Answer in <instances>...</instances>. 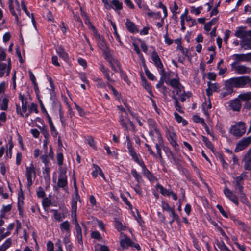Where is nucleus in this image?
<instances>
[{
	"label": "nucleus",
	"mask_w": 251,
	"mask_h": 251,
	"mask_svg": "<svg viewBox=\"0 0 251 251\" xmlns=\"http://www.w3.org/2000/svg\"><path fill=\"white\" fill-rule=\"evenodd\" d=\"M250 82L249 76H241L231 78L225 82V86L228 93H232L233 88H244Z\"/></svg>",
	"instance_id": "f257e3e1"
},
{
	"label": "nucleus",
	"mask_w": 251,
	"mask_h": 251,
	"mask_svg": "<svg viewBox=\"0 0 251 251\" xmlns=\"http://www.w3.org/2000/svg\"><path fill=\"white\" fill-rule=\"evenodd\" d=\"M149 123L151 126V128L152 129L149 133L152 140L155 144L156 143L162 144L163 141L161 134L159 129L157 128L155 122L151 119H149Z\"/></svg>",
	"instance_id": "f03ea898"
},
{
	"label": "nucleus",
	"mask_w": 251,
	"mask_h": 251,
	"mask_svg": "<svg viewBox=\"0 0 251 251\" xmlns=\"http://www.w3.org/2000/svg\"><path fill=\"white\" fill-rule=\"evenodd\" d=\"M246 129L245 123L238 122L231 126L229 132L236 137L239 138L245 133Z\"/></svg>",
	"instance_id": "7ed1b4c3"
},
{
	"label": "nucleus",
	"mask_w": 251,
	"mask_h": 251,
	"mask_svg": "<svg viewBox=\"0 0 251 251\" xmlns=\"http://www.w3.org/2000/svg\"><path fill=\"white\" fill-rule=\"evenodd\" d=\"M67 176L66 172L62 168L59 169V174L58 176V179L57 182V186L65 190L67 189Z\"/></svg>",
	"instance_id": "20e7f679"
},
{
	"label": "nucleus",
	"mask_w": 251,
	"mask_h": 251,
	"mask_svg": "<svg viewBox=\"0 0 251 251\" xmlns=\"http://www.w3.org/2000/svg\"><path fill=\"white\" fill-rule=\"evenodd\" d=\"M25 175L27 180V186L30 187L32 184V178L36 176L35 168L32 163L28 167H26Z\"/></svg>",
	"instance_id": "39448f33"
},
{
	"label": "nucleus",
	"mask_w": 251,
	"mask_h": 251,
	"mask_svg": "<svg viewBox=\"0 0 251 251\" xmlns=\"http://www.w3.org/2000/svg\"><path fill=\"white\" fill-rule=\"evenodd\" d=\"M231 67L232 70L238 74H249L251 72V69L244 65L231 63Z\"/></svg>",
	"instance_id": "423d86ee"
},
{
	"label": "nucleus",
	"mask_w": 251,
	"mask_h": 251,
	"mask_svg": "<svg viewBox=\"0 0 251 251\" xmlns=\"http://www.w3.org/2000/svg\"><path fill=\"white\" fill-rule=\"evenodd\" d=\"M234 61L232 63L240 64L241 62L248 61L251 59V53L248 54H235L232 56Z\"/></svg>",
	"instance_id": "0eeeda50"
},
{
	"label": "nucleus",
	"mask_w": 251,
	"mask_h": 251,
	"mask_svg": "<svg viewBox=\"0 0 251 251\" xmlns=\"http://www.w3.org/2000/svg\"><path fill=\"white\" fill-rule=\"evenodd\" d=\"M251 143V135L243 138L237 144L235 151L238 152L245 149Z\"/></svg>",
	"instance_id": "6e6552de"
},
{
	"label": "nucleus",
	"mask_w": 251,
	"mask_h": 251,
	"mask_svg": "<svg viewBox=\"0 0 251 251\" xmlns=\"http://www.w3.org/2000/svg\"><path fill=\"white\" fill-rule=\"evenodd\" d=\"M94 37L97 42L99 47L101 50L102 52L106 53L108 48L103 37L100 34H96Z\"/></svg>",
	"instance_id": "1a4fd4ad"
},
{
	"label": "nucleus",
	"mask_w": 251,
	"mask_h": 251,
	"mask_svg": "<svg viewBox=\"0 0 251 251\" xmlns=\"http://www.w3.org/2000/svg\"><path fill=\"white\" fill-rule=\"evenodd\" d=\"M127 149L128 150L129 154L131 156L132 159L134 160L135 162L137 163L139 165L144 162L142 159H140L139 158L138 156L140 155L136 153L133 147L132 146V144H130L129 142L128 144Z\"/></svg>",
	"instance_id": "9d476101"
},
{
	"label": "nucleus",
	"mask_w": 251,
	"mask_h": 251,
	"mask_svg": "<svg viewBox=\"0 0 251 251\" xmlns=\"http://www.w3.org/2000/svg\"><path fill=\"white\" fill-rule=\"evenodd\" d=\"M224 193L226 197L229 199L232 202L237 205L239 204L237 197L227 187L225 188Z\"/></svg>",
	"instance_id": "9b49d317"
},
{
	"label": "nucleus",
	"mask_w": 251,
	"mask_h": 251,
	"mask_svg": "<svg viewBox=\"0 0 251 251\" xmlns=\"http://www.w3.org/2000/svg\"><path fill=\"white\" fill-rule=\"evenodd\" d=\"M11 70L10 61L9 60L8 64L2 63H0V78L3 77L5 73H6V75H9Z\"/></svg>",
	"instance_id": "f8f14e48"
},
{
	"label": "nucleus",
	"mask_w": 251,
	"mask_h": 251,
	"mask_svg": "<svg viewBox=\"0 0 251 251\" xmlns=\"http://www.w3.org/2000/svg\"><path fill=\"white\" fill-rule=\"evenodd\" d=\"M240 45L244 50L251 49V33L247 34L244 39L241 41Z\"/></svg>",
	"instance_id": "ddd939ff"
},
{
	"label": "nucleus",
	"mask_w": 251,
	"mask_h": 251,
	"mask_svg": "<svg viewBox=\"0 0 251 251\" xmlns=\"http://www.w3.org/2000/svg\"><path fill=\"white\" fill-rule=\"evenodd\" d=\"M246 27L245 26H241L238 27L235 33V36L238 38L242 39V40H244L245 37L247 36V34H250L251 33V31H246Z\"/></svg>",
	"instance_id": "4468645a"
},
{
	"label": "nucleus",
	"mask_w": 251,
	"mask_h": 251,
	"mask_svg": "<svg viewBox=\"0 0 251 251\" xmlns=\"http://www.w3.org/2000/svg\"><path fill=\"white\" fill-rule=\"evenodd\" d=\"M52 103L54 105V108L56 110H58L59 112L60 120L63 125H65V119L63 115V112L61 109V105L60 102L58 100H53Z\"/></svg>",
	"instance_id": "2eb2a0df"
},
{
	"label": "nucleus",
	"mask_w": 251,
	"mask_h": 251,
	"mask_svg": "<svg viewBox=\"0 0 251 251\" xmlns=\"http://www.w3.org/2000/svg\"><path fill=\"white\" fill-rule=\"evenodd\" d=\"M79 196L78 193L75 194V196L73 197L71 202V212L72 215H74L76 216V210H77V202L79 200Z\"/></svg>",
	"instance_id": "dca6fc26"
},
{
	"label": "nucleus",
	"mask_w": 251,
	"mask_h": 251,
	"mask_svg": "<svg viewBox=\"0 0 251 251\" xmlns=\"http://www.w3.org/2000/svg\"><path fill=\"white\" fill-rule=\"evenodd\" d=\"M151 58L154 65L158 69H160L163 67V65L160 58H159L157 53L155 50L152 52Z\"/></svg>",
	"instance_id": "f3484780"
},
{
	"label": "nucleus",
	"mask_w": 251,
	"mask_h": 251,
	"mask_svg": "<svg viewBox=\"0 0 251 251\" xmlns=\"http://www.w3.org/2000/svg\"><path fill=\"white\" fill-rule=\"evenodd\" d=\"M108 62L114 72H117L119 70L121 72H123L121 69L120 63L117 59L115 58H109L108 59Z\"/></svg>",
	"instance_id": "a211bd4d"
},
{
	"label": "nucleus",
	"mask_w": 251,
	"mask_h": 251,
	"mask_svg": "<svg viewBox=\"0 0 251 251\" xmlns=\"http://www.w3.org/2000/svg\"><path fill=\"white\" fill-rule=\"evenodd\" d=\"M140 166L142 168L143 174L150 181H153L155 179V176L152 173L146 168L144 163H141Z\"/></svg>",
	"instance_id": "6ab92c4d"
},
{
	"label": "nucleus",
	"mask_w": 251,
	"mask_h": 251,
	"mask_svg": "<svg viewBox=\"0 0 251 251\" xmlns=\"http://www.w3.org/2000/svg\"><path fill=\"white\" fill-rule=\"evenodd\" d=\"M120 245L123 248H127L128 247L133 246V243L129 237L124 235V238L120 240Z\"/></svg>",
	"instance_id": "aec40b11"
},
{
	"label": "nucleus",
	"mask_w": 251,
	"mask_h": 251,
	"mask_svg": "<svg viewBox=\"0 0 251 251\" xmlns=\"http://www.w3.org/2000/svg\"><path fill=\"white\" fill-rule=\"evenodd\" d=\"M214 247L217 251H231L223 241L217 240L214 244Z\"/></svg>",
	"instance_id": "412c9836"
},
{
	"label": "nucleus",
	"mask_w": 251,
	"mask_h": 251,
	"mask_svg": "<svg viewBox=\"0 0 251 251\" xmlns=\"http://www.w3.org/2000/svg\"><path fill=\"white\" fill-rule=\"evenodd\" d=\"M126 25L127 30L132 33L138 32L136 25L131 22L129 19H127L126 21Z\"/></svg>",
	"instance_id": "4be33fe9"
},
{
	"label": "nucleus",
	"mask_w": 251,
	"mask_h": 251,
	"mask_svg": "<svg viewBox=\"0 0 251 251\" xmlns=\"http://www.w3.org/2000/svg\"><path fill=\"white\" fill-rule=\"evenodd\" d=\"M166 136L168 141L177 139L175 131L172 127L166 128L165 130Z\"/></svg>",
	"instance_id": "5701e85b"
},
{
	"label": "nucleus",
	"mask_w": 251,
	"mask_h": 251,
	"mask_svg": "<svg viewBox=\"0 0 251 251\" xmlns=\"http://www.w3.org/2000/svg\"><path fill=\"white\" fill-rule=\"evenodd\" d=\"M229 106L234 111H239L241 107L240 100L238 99H234L230 102Z\"/></svg>",
	"instance_id": "b1692460"
},
{
	"label": "nucleus",
	"mask_w": 251,
	"mask_h": 251,
	"mask_svg": "<svg viewBox=\"0 0 251 251\" xmlns=\"http://www.w3.org/2000/svg\"><path fill=\"white\" fill-rule=\"evenodd\" d=\"M100 70L101 72H102L104 75L105 76V77H106L108 81L111 82H114V80L110 78L109 73V70H108V68H105L103 64H100Z\"/></svg>",
	"instance_id": "393cba45"
},
{
	"label": "nucleus",
	"mask_w": 251,
	"mask_h": 251,
	"mask_svg": "<svg viewBox=\"0 0 251 251\" xmlns=\"http://www.w3.org/2000/svg\"><path fill=\"white\" fill-rule=\"evenodd\" d=\"M56 52L59 57L62 58L63 60L65 61L68 60V54L61 47H59L56 49Z\"/></svg>",
	"instance_id": "a878e982"
},
{
	"label": "nucleus",
	"mask_w": 251,
	"mask_h": 251,
	"mask_svg": "<svg viewBox=\"0 0 251 251\" xmlns=\"http://www.w3.org/2000/svg\"><path fill=\"white\" fill-rule=\"evenodd\" d=\"M93 81L96 83V86L99 88H105L106 87V83H104L103 80L99 77H95L93 79Z\"/></svg>",
	"instance_id": "bb28decb"
},
{
	"label": "nucleus",
	"mask_w": 251,
	"mask_h": 251,
	"mask_svg": "<svg viewBox=\"0 0 251 251\" xmlns=\"http://www.w3.org/2000/svg\"><path fill=\"white\" fill-rule=\"evenodd\" d=\"M70 224L68 221H65L60 225V228L62 232L65 231L68 233H70Z\"/></svg>",
	"instance_id": "cd10ccee"
},
{
	"label": "nucleus",
	"mask_w": 251,
	"mask_h": 251,
	"mask_svg": "<svg viewBox=\"0 0 251 251\" xmlns=\"http://www.w3.org/2000/svg\"><path fill=\"white\" fill-rule=\"evenodd\" d=\"M238 98L243 101H248L251 100V92H248L241 94L238 96Z\"/></svg>",
	"instance_id": "c85d7f7f"
},
{
	"label": "nucleus",
	"mask_w": 251,
	"mask_h": 251,
	"mask_svg": "<svg viewBox=\"0 0 251 251\" xmlns=\"http://www.w3.org/2000/svg\"><path fill=\"white\" fill-rule=\"evenodd\" d=\"M157 189H159L160 193L164 196H169L171 194V191L164 188L161 185L157 184L156 186Z\"/></svg>",
	"instance_id": "c756f323"
},
{
	"label": "nucleus",
	"mask_w": 251,
	"mask_h": 251,
	"mask_svg": "<svg viewBox=\"0 0 251 251\" xmlns=\"http://www.w3.org/2000/svg\"><path fill=\"white\" fill-rule=\"evenodd\" d=\"M202 109L204 113L207 115H209V113L208 112V110L211 108L212 105L210 101H208V103L206 102H205L202 104Z\"/></svg>",
	"instance_id": "7c9ffc66"
},
{
	"label": "nucleus",
	"mask_w": 251,
	"mask_h": 251,
	"mask_svg": "<svg viewBox=\"0 0 251 251\" xmlns=\"http://www.w3.org/2000/svg\"><path fill=\"white\" fill-rule=\"evenodd\" d=\"M202 140L205 143L206 147L213 151L214 147L208 139L205 136H202Z\"/></svg>",
	"instance_id": "2f4dec72"
},
{
	"label": "nucleus",
	"mask_w": 251,
	"mask_h": 251,
	"mask_svg": "<svg viewBox=\"0 0 251 251\" xmlns=\"http://www.w3.org/2000/svg\"><path fill=\"white\" fill-rule=\"evenodd\" d=\"M168 84H169L174 88H176L181 85L179 79L176 78L170 79L168 82Z\"/></svg>",
	"instance_id": "473e14b6"
},
{
	"label": "nucleus",
	"mask_w": 251,
	"mask_h": 251,
	"mask_svg": "<svg viewBox=\"0 0 251 251\" xmlns=\"http://www.w3.org/2000/svg\"><path fill=\"white\" fill-rule=\"evenodd\" d=\"M208 86L213 91H218L220 88V86L216 83H211L210 81L207 82Z\"/></svg>",
	"instance_id": "72a5a7b5"
},
{
	"label": "nucleus",
	"mask_w": 251,
	"mask_h": 251,
	"mask_svg": "<svg viewBox=\"0 0 251 251\" xmlns=\"http://www.w3.org/2000/svg\"><path fill=\"white\" fill-rule=\"evenodd\" d=\"M53 212L54 219L58 221H61L64 218L63 214L58 212L57 210H52Z\"/></svg>",
	"instance_id": "f704fd0d"
},
{
	"label": "nucleus",
	"mask_w": 251,
	"mask_h": 251,
	"mask_svg": "<svg viewBox=\"0 0 251 251\" xmlns=\"http://www.w3.org/2000/svg\"><path fill=\"white\" fill-rule=\"evenodd\" d=\"M112 4L115 7V10H121L123 7V4L118 0H112Z\"/></svg>",
	"instance_id": "c9c22d12"
},
{
	"label": "nucleus",
	"mask_w": 251,
	"mask_h": 251,
	"mask_svg": "<svg viewBox=\"0 0 251 251\" xmlns=\"http://www.w3.org/2000/svg\"><path fill=\"white\" fill-rule=\"evenodd\" d=\"M9 103V100L4 98L2 99V103L0 105V108L2 110H6L8 108V105Z\"/></svg>",
	"instance_id": "e433bc0d"
},
{
	"label": "nucleus",
	"mask_w": 251,
	"mask_h": 251,
	"mask_svg": "<svg viewBox=\"0 0 251 251\" xmlns=\"http://www.w3.org/2000/svg\"><path fill=\"white\" fill-rule=\"evenodd\" d=\"M131 174L138 182H139L142 180L141 176L138 174L135 169H133L131 170Z\"/></svg>",
	"instance_id": "4c0bfd02"
},
{
	"label": "nucleus",
	"mask_w": 251,
	"mask_h": 251,
	"mask_svg": "<svg viewBox=\"0 0 251 251\" xmlns=\"http://www.w3.org/2000/svg\"><path fill=\"white\" fill-rule=\"evenodd\" d=\"M175 117L176 120L177 121L178 123L182 122L183 125H185L187 124V122L185 120L182 119V117L180 116L177 113L175 112L174 113Z\"/></svg>",
	"instance_id": "58836bf2"
},
{
	"label": "nucleus",
	"mask_w": 251,
	"mask_h": 251,
	"mask_svg": "<svg viewBox=\"0 0 251 251\" xmlns=\"http://www.w3.org/2000/svg\"><path fill=\"white\" fill-rule=\"evenodd\" d=\"M49 81H50V87H51V89H50V98L51 99H53V100H55V99L54 98L55 97V92H54V88L53 82L52 81V80H51V78H50Z\"/></svg>",
	"instance_id": "ea45409f"
},
{
	"label": "nucleus",
	"mask_w": 251,
	"mask_h": 251,
	"mask_svg": "<svg viewBox=\"0 0 251 251\" xmlns=\"http://www.w3.org/2000/svg\"><path fill=\"white\" fill-rule=\"evenodd\" d=\"M93 166L94 170L92 172V175L94 177H96L98 176V174H99L101 169L98 165L95 164H93Z\"/></svg>",
	"instance_id": "a19ab883"
},
{
	"label": "nucleus",
	"mask_w": 251,
	"mask_h": 251,
	"mask_svg": "<svg viewBox=\"0 0 251 251\" xmlns=\"http://www.w3.org/2000/svg\"><path fill=\"white\" fill-rule=\"evenodd\" d=\"M177 50H180L183 55L185 56H188V50L187 49H185L181 45L180 43L178 44L177 47Z\"/></svg>",
	"instance_id": "79ce46f5"
},
{
	"label": "nucleus",
	"mask_w": 251,
	"mask_h": 251,
	"mask_svg": "<svg viewBox=\"0 0 251 251\" xmlns=\"http://www.w3.org/2000/svg\"><path fill=\"white\" fill-rule=\"evenodd\" d=\"M178 7L176 2L174 3V6L173 7L171 8V11L173 13V15L175 17V19H177L176 15L177 14V10H178Z\"/></svg>",
	"instance_id": "37998d69"
},
{
	"label": "nucleus",
	"mask_w": 251,
	"mask_h": 251,
	"mask_svg": "<svg viewBox=\"0 0 251 251\" xmlns=\"http://www.w3.org/2000/svg\"><path fill=\"white\" fill-rule=\"evenodd\" d=\"M63 155L61 152L57 154V163L59 166H61L63 163Z\"/></svg>",
	"instance_id": "c03bdc74"
},
{
	"label": "nucleus",
	"mask_w": 251,
	"mask_h": 251,
	"mask_svg": "<svg viewBox=\"0 0 251 251\" xmlns=\"http://www.w3.org/2000/svg\"><path fill=\"white\" fill-rule=\"evenodd\" d=\"M29 77H30V79L31 80L32 83L34 85L35 89V90L38 89L37 84L36 81V78H35V76L32 73V72H31V71L29 72Z\"/></svg>",
	"instance_id": "a18cd8bd"
},
{
	"label": "nucleus",
	"mask_w": 251,
	"mask_h": 251,
	"mask_svg": "<svg viewBox=\"0 0 251 251\" xmlns=\"http://www.w3.org/2000/svg\"><path fill=\"white\" fill-rule=\"evenodd\" d=\"M115 226L119 231L124 230L126 228V226H124L120 222L118 221L115 222Z\"/></svg>",
	"instance_id": "49530a36"
},
{
	"label": "nucleus",
	"mask_w": 251,
	"mask_h": 251,
	"mask_svg": "<svg viewBox=\"0 0 251 251\" xmlns=\"http://www.w3.org/2000/svg\"><path fill=\"white\" fill-rule=\"evenodd\" d=\"M202 9L201 7L196 8L194 6L191 7V13L195 14L196 15H199L201 13V10Z\"/></svg>",
	"instance_id": "de8ad7c7"
},
{
	"label": "nucleus",
	"mask_w": 251,
	"mask_h": 251,
	"mask_svg": "<svg viewBox=\"0 0 251 251\" xmlns=\"http://www.w3.org/2000/svg\"><path fill=\"white\" fill-rule=\"evenodd\" d=\"M50 132L53 137H56L58 135V132L56 129L53 124L50 125Z\"/></svg>",
	"instance_id": "09e8293b"
},
{
	"label": "nucleus",
	"mask_w": 251,
	"mask_h": 251,
	"mask_svg": "<svg viewBox=\"0 0 251 251\" xmlns=\"http://www.w3.org/2000/svg\"><path fill=\"white\" fill-rule=\"evenodd\" d=\"M162 207L164 210H165L168 212H171V210L173 209V208H171L168 203L166 202L165 201H162Z\"/></svg>",
	"instance_id": "8fccbe9b"
},
{
	"label": "nucleus",
	"mask_w": 251,
	"mask_h": 251,
	"mask_svg": "<svg viewBox=\"0 0 251 251\" xmlns=\"http://www.w3.org/2000/svg\"><path fill=\"white\" fill-rule=\"evenodd\" d=\"M186 21L188 23V25L190 27H192L197 24L196 20L194 19H192L190 16L187 17V19Z\"/></svg>",
	"instance_id": "3c124183"
},
{
	"label": "nucleus",
	"mask_w": 251,
	"mask_h": 251,
	"mask_svg": "<svg viewBox=\"0 0 251 251\" xmlns=\"http://www.w3.org/2000/svg\"><path fill=\"white\" fill-rule=\"evenodd\" d=\"M120 123L123 128H125L126 130L127 129V125L123 115L120 116Z\"/></svg>",
	"instance_id": "603ef678"
},
{
	"label": "nucleus",
	"mask_w": 251,
	"mask_h": 251,
	"mask_svg": "<svg viewBox=\"0 0 251 251\" xmlns=\"http://www.w3.org/2000/svg\"><path fill=\"white\" fill-rule=\"evenodd\" d=\"M49 156L47 154L43 155L40 156V159L42 162L44 163L45 166H48L49 162Z\"/></svg>",
	"instance_id": "864d4df0"
},
{
	"label": "nucleus",
	"mask_w": 251,
	"mask_h": 251,
	"mask_svg": "<svg viewBox=\"0 0 251 251\" xmlns=\"http://www.w3.org/2000/svg\"><path fill=\"white\" fill-rule=\"evenodd\" d=\"M112 25L113 28V29L114 30V35H115V36L116 37V39L118 40V41L120 43V44H122V42L121 41L120 36H119V35L118 34V33L117 32L116 27L115 24H113V23H112Z\"/></svg>",
	"instance_id": "5fc2aeb1"
},
{
	"label": "nucleus",
	"mask_w": 251,
	"mask_h": 251,
	"mask_svg": "<svg viewBox=\"0 0 251 251\" xmlns=\"http://www.w3.org/2000/svg\"><path fill=\"white\" fill-rule=\"evenodd\" d=\"M167 155L168 156V157L171 159H172L173 160V163L174 164H177V160H176V157L175 156L174 154H173V153L172 152V151H168V152L167 153Z\"/></svg>",
	"instance_id": "6e6d98bb"
},
{
	"label": "nucleus",
	"mask_w": 251,
	"mask_h": 251,
	"mask_svg": "<svg viewBox=\"0 0 251 251\" xmlns=\"http://www.w3.org/2000/svg\"><path fill=\"white\" fill-rule=\"evenodd\" d=\"M32 112H35L36 113H38L37 105L36 104L34 103H31L29 107V113H32Z\"/></svg>",
	"instance_id": "4d7b16f0"
},
{
	"label": "nucleus",
	"mask_w": 251,
	"mask_h": 251,
	"mask_svg": "<svg viewBox=\"0 0 251 251\" xmlns=\"http://www.w3.org/2000/svg\"><path fill=\"white\" fill-rule=\"evenodd\" d=\"M40 130L41 133L43 134L45 138L46 139H48L49 137V134L47 128L45 126H43L42 128H40Z\"/></svg>",
	"instance_id": "13d9d810"
},
{
	"label": "nucleus",
	"mask_w": 251,
	"mask_h": 251,
	"mask_svg": "<svg viewBox=\"0 0 251 251\" xmlns=\"http://www.w3.org/2000/svg\"><path fill=\"white\" fill-rule=\"evenodd\" d=\"M174 89L175 91L176 92V95H179L180 93L185 92L184 88L181 84L180 86Z\"/></svg>",
	"instance_id": "bf43d9fd"
},
{
	"label": "nucleus",
	"mask_w": 251,
	"mask_h": 251,
	"mask_svg": "<svg viewBox=\"0 0 251 251\" xmlns=\"http://www.w3.org/2000/svg\"><path fill=\"white\" fill-rule=\"evenodd\" d=\"M216 207L224 217L227 218L228 216L227 213L224 211V209L223 208L221 205L217 204L216 205Z\"/></svg>",
	"instance_id": "052dcab7"
},
{
	"label": "nucleus",
	"mask_w": 251,
	"mask_h": 251,
	"mask_svg": "<svg viewBox=\"0 0 251 251\" xmlns=\"http://www.w3.org/2000/svg\"><path fill=\"white\" fill-rule=\"evenodd\" d=\"M219 160L222 164V166L224 168L227 169L228 168V164L225 161L224 157L223 155H220L219 157Z\"/></svg>",
	"instance_id": "680f3d73"
},
{
	"label": "nucleus",
	"mask_w": 251,
	"mask_h": 251,
	"mask_svg": "<svg viewBox=\"0 0 251 251\" xmlns=\"http://www.w3.org/2000/svg\"><path fill=\"white\" fill-rule=\"evenodd\" d=\"M19 100L22 102V104H27V99L25 98L24 95L22 94L21 93L19 94Z\"/></svg>",
	"instance_id": "e2e57ef3"
},
{
	"label": "nucleus",
	"mask_w": 251,
	"mask_h": 251,
	"mask_svg": "<svg viewBox=\"0 0 251 251\" xmlns=\"http://www.w3.org/2000/svg\"><path fill=\"white\" fill-rule=\"evenodd\" d=\"M91 237L94 239L99 240L101 238V236L98 231H93L91 233Z\"/></svg>",
	"instance_id": "0e129e2a"
},
{
	"label": "nucleus",
	"mask_w": 251,
	"mask_h": 251,
	"mask_svg": "<svg viewBox=\"0 0 251 251\" xmlns=\"http://www.w3.org/2000/svg\"><path fill=\"white\" fill-rule=\"evenodd\" d=\"M170 144L174 147L176 151H178V145L176 142V139L169 141Z\"/></svg>",
	"instance_id": "69168bd1"
},
{
	"label": "nucleus",
	"mask_w": 251,
	"mask_h": 251,
	"mask_svg": "<svg viewBox=\"0 0 251 251\" xmlns=\"http://www.w3.org/2000/svg\"><path fill=\"white\" fill-rule=\"evenodd\" d=\"M145 73L146 75V76L147 77L150 79V80H153L155 79V76L153 75L150 72L149 70L146 69L145 70Z\"/></svg>",
	"instance_id": "338daca9"
},
{
	"label": "nucleus",
	"mask_w": 251,
	"mask_h": 251,
	"mask_svg": "<svg viewBox=\"0 0 251 251\" xmlns=\"http://www.w3.org/2000/svg\"><path fill=\"white\" fill-rule=\"evenodd\" d=\"M47 248L48 251H54V244L51 241H48L47 244Z\"/></svg>",
	"instance_id": "774afa93"
}]
</instances>
